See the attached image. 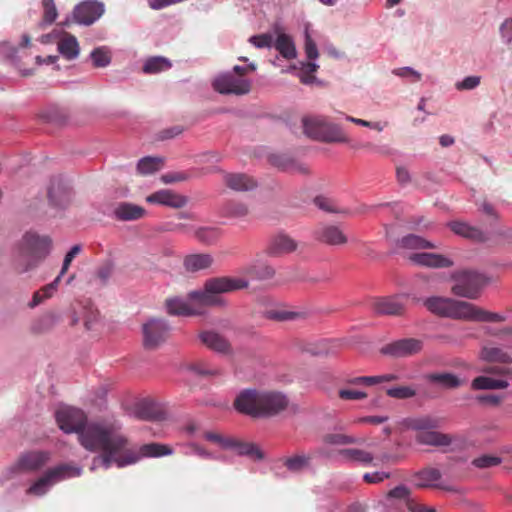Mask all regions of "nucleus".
Returning a JSON list of instances; mask_svg holds the SVG:
<instances>
[{
  "label": "nucleus",
  "instance_id": "nucleus-49",
  "mask_svg": "<svg viewBox=\"0 0 512 512\" xmlns=\"http://www.w3.org/2000/svg\"><path fill=\"white\" fill-rule=\"evenodd\" d=\"M90 58L95 67L104 68L111 63V55L109 50L102 46L93 49L90 53Z\"/></svg>",
  "mask_w": 512,
  "mask_h": 512
},
{
  "label": "nucleus",
  "instance_id": "nucleus-44",
  "mask_svg": "<svg viewBox=\"0 0 512 512\" xmlns=\"http://www.w3.org/2000/svg\"><path fill=\"white\" fill-rule=\"evenodd\" d=\"M481 358L487 362L511 363L512 357L499 347H484Z\"/></svg>",
  "mask_w": 512,
  "mask_h": 512
},
{
  "label": "nucleus",
  "instance_id": "nucleus-15",
  "mask_svg": "<svg viewBox=\"0 0 512 512\" xmlns=\"http://www.w3.org/2000/svg\"><path fill=\"white\" fill-rule=\"evenodd\" d=\"M128 442L126 443L125 447L120 450L117 453V457L124 458L126 455L130 452L134 453L138 458L135 463H137L141 458L143 457H162V456H169L173 454V449L169 447L168 445L161 444V443H148L144 444L140 447L139 452H135L131 449L127 448Z\"/></svg>",
  "mask_w": 512,
  "mask_h": 512
},
{
  "label": "nucleus",
  "instance_id": "nucleus-20",
  "mask_svg": "<svg viewBox=\"0 0 512 512\" xmlns=\"http://www.w3.org/2000/svg\"><path fill=\"white\" fill-rule=\"evenodd\" d=\"M409 259L414 264L431 268H448L453 265V261L441 254L435 253H413Z\"/></svg>",
  "mask_w": 512,
  "mask_h": 512
},
{
  "label": "nucleus",
  "instance_id": "nucleus-8",
  "mask_svg": "<svg viewBox=\"0 0 512 512\" xmlns=\"http://www.w3.org/2000/svg\"><path fill=\"white\" fill-rule=\"evenodd\" d=\"M451 279L453 281L452 293L470 300L478 299L488 283V279L483 273L469 269L453 272Z\"/></svg>",
  "mask_w": 512,
  "mask_h": 512
},
{
  "label": "nucleus",
  "instance_id": "nucleus-59",
  "mask_svg": "<svg viewBox=\"0 0 512 512\" xmlns=\"http://www.w3.org/2000/svg\"><path fill=\"white\" fill-rule=\"evenodd\" d=\"M480 82H481L480 76H476V75L466 76L461 81L456 82L455 88L459 91L473 90L480 85Z\"/></svg>",
  "mask_w": 512,
  "mask_h": 512
},
{
  "label": "nucleus",
  "instance_id": "nucleus-32",
  "mask_svg": "<svg viewBox=\"0 0 512 512\" xmlns=\"http://www.w3.org/2000/svg\"><path fill=\"white\" fill-rule=\"evenodd\" d=\"M269 161L273 166L283 171H293L301 174L308 173L307 167L296 162L292 157L286 154H272L269 156Z\"/></svg>",
  "mask_w": 512,
  "mask_h": 512
},
{
  "label": "nucleus",
  "instance_id": "nucleus-36",
  "mask_svg": "<svg viewBox=\"0 0 512 512\" xmlns=\"http://www.w3.org/2000/svg\"><path fill=\"white\" fill-rule=\"evenodd\" d=\"M57 49L67 60L76 59L80 51L77 38L70 34H64V36L58 41Z\"/></svg>",
  "mask_w": 512,
  "mask_h": 512
},
{
  "label": "nucleus",
  "instance_id": "nucleus-64",
  "mask_svg": "<svg viewBox=\"0 0 512 512\" xmlns=\"http://www.w3.org/2000/svg\"><path fill=\"white\" fill-rule=\"evenodd\" d=\"M389 477H390L389 472L375 471L372 473H365L363 475V480L370 484H377V483L383 482L384 480L388 479Z\"/></svg>",
  "mask_w": 512,
  "mask_h": 512
},
{
  "label": "nucleus",
  "instance_id": "nucleus-25",
  "mask_svg": "<svg viewBox=\"0 0 512 512\" xmlns=\"http://www.w3.org/2000/svg\"><path fill=\"white\" fill-rule=\"evenodd\" d=\"M224 182L228 188L237 192L252 191L257 187V182L244 173H227Z\"/></svg>",
  "mask_w": 512,
  "mask_h": 512
},
{
  "label": "nucleus",
  "instance_id": "nucleus-7",
  "mask_svg": "<svg viewBox=\"0 0 512 512\" xmlns=\"http://www.w3.org/2000/svg\"><path fill=\"white\" fill-rule=\"evenodd\" d=\"M81 466L72 463H62L48 469L28 489L27 494L42 497L57 483L82 475Z\"/></svg>",
  "mask_w": 512,
  "mask_h": 512
},
{
  "label": "nucleus",
  "instance_id": "nucleus-13",
  "mask_svg": "<svg viewBox=\"0 0 512 512\" xmlns=\"http://www.w3.org/2000/svg\"><path fill=\"white\" fill-rule=\"evenodd\" d=\"M71 197L69 182L62 176L53 177L48 188L50 205L56 209H65L69 205Z\"/></svg>",
  "mask_w": 512,
  "mask_h": 512
},
{
  "label": "nucleus",
  "instance_id": "nucleus-41",
  "mask_svg": "<svg viewBox=\"0 0 512 512\" xmlns=\"http://www.w3.org/2000/svg\"><path fill=\"white\" fill-rule=\"evenodd\" d=\"M310 460V457L305 454H295L281 461L288 472L299 474L310 466Z\"/></svg>",
  "mask_w": 512,
  "mask_h": 512
},
{
  "label": "nucleus",
  "instance_id": "nucleus-46",
  "mask_svg": "<svg viewBox=\"0 0 512 512\" xmlns=\"http://www.w3.org/2000/svg\"><path fill=\"white\" fill-rule=\"evenodd\" d=\"M195 237L202 243L211 245L214 244L220 237L221 231L217 227H199L194 232Z\"/></svg>",
  "mask_w": 512,
  "mask_h": 512
},
{
  "label": "nucleus",
  "instance_id": "nucleus-2",
  "mask_svg": "<svg viewBox=\"0 0 512 512\" xmlns=\"http://www.w3.org/2000/svg\"><path fill=\"white\" fill-rule=\"evenodd\" d=\"M249 282L242 278L214 277L205 281L203 289L188 293L187 298L175 297L166 301V309L170 315L190 316L198 314L192 304L203 306H224L226 302L219 294L247 288Z\"/></svg>",
  "mask_w": 512,
  "mask_h": 512
},
{
  "label": "nucleus",
  "instance_id": "nucleus-52",
  "mask_svg": "<svg viewBox=\"0 0 512 512\" xmlns=\"http://www.w3.org/2000/svg\"><path fill=\"white\" fill-rule=\"evenodd\" d=\"M386 394L391 398L405 400L416 396V390L410 386H396L388 388Z\"/></svg>",
  "mask_w": 512,
  "mask_h": 512
},
{
  "label": "nucleus",
  "instance_id": "nucleus-3",
  "mask_svg": "<svg viewBox=\"0 0 512 512\" xmlns=\"http://www.w3.org/2000/svg\"><path fill=\"white\" fill-rule=\"evenodd\" d=\"M287 396L274 390H241L233 403L236 411L252 418H271L284 411L288 406Z\"/></svg>",
  "mask_w": 512,
  "mask_h": 512
},
{
  "label": "nucleus",
  "instance_id": "nucleus-40",
  "mask_svg": "<svg viewBox=\"0 0 512 512\" xmlns=\"http://www.w3.org/2000/svg\"><path fill=\"white\" fill-rule=\"evenodd\" d=\"M397 245L404 249H433L435 244L416 234H407L397 241Z\"/></svg>",
  "mask_w": 512,
  "mask_h": 512
},
{
  "label": "nucleus",
  "instance_id": "nucleus-31",
  "mask_svg": "<svg viewBox=\"0 0 512 512\" xmlns=\"http://www.w3.org/2000/svg\"><path fill=\"white\" fill-rule=\"evenodd\" d=\"M337 456L343 462H356L364 466L370 465L374 459L370 452L356 448L339 449L337 451Z\"/></svg>",
  "mask_w": 512,
  "mask_h": 512
},
{
  "label": "nucleus",
  "instance_id": "nucleus-4",
  "mask_svg": "<svg viewBox=\"0 0 512 512\" xmlns=\"http://www.w3.org/2000/svg\"><path fill=\"white\" fill-rule=\"evenodd\" d=\"M52 239L47 235L26 232L12 252V267L19 274L36 269L50 254Z\"/></svg>",
  "mask_w": 512,
  "mask_h": 512
},
{
  "label": "nucleus",
  "instance_id": "nucleus-63",
  "mask_svg": "<svg viewBox=\"0 0 512 512\" xmlns=\"http://www.w3.org/2000/svg\"><path fill=\"white\" fill-rule=\"evenodd\" d=\"M114 270V264L111 260L106 261L97 270V277L103 284H106L110 279Z\"/></svg>",
  "mask_w": 512,
  "mask_h": 512
},
{
  "label": "nucleus",
  "instance_id": "nucleus-55",
  "mask_svg": "<svg viewBox=\"0 0 512 512\" xmlns=\"http://www.w3.org/2000/svg\"><path fill=\"white\" fill-rule=\"evenodd\" d=\"M204 438L209 442L215 443L216 445H218L220 448H222L224 450H229L231 447V444H232L231 437H226L222 434L212 432V431L205 432Z\"/></svg>",
  "mask_w": 512,
  "mask_h": 512
},
{
  "label": "nucleus",
  "instance_id": "nucleus-21",
  "mask_svg": "<svg viewBox=\"0 0 512 512\" xmlns=\"http://www.w3.org/2000/svg\"><path fill=\"white\" fill-rule=\"evenodd\" d=\"M423 377L428 383L445 390L456 389L464 383L463 379L451 372H431Z\"/></svg>",
  "mask_w": 512,
  "mask_h": 512
},
{
  "label": "nucleus",
  "instance_id": "nucleus-14",
  "mask_svg": "<svg viewBox=\"0 0 512 512\" xmlns=\"http://www.w3.org/2000/svg\"><path fill=\"white\" fill-rule=\"evenodd\" d=\"M146 201L151 204L179 209L187 205L188 198L170 189H161L148 195Z\"/></svg>",
  "mask_w": 512,
  "mask_h": 512
},
{
  "label": "nucleus",
  "instance_id": "nucleus-50",
  "mask_svg": "<svg viewBox=\"0 0 512 512\" xmlns=\"http://www.w3.org/2000/svg\"><path fill=\"white\" fill-rule=\"evenodd\" d=\"M43 18L41 26L51 25L58 17V11L54 0H42Z\"/></svg>",
  "mask_w": 512,
  "mask_h": 512
},
{
  "label": "nucleus",
  "instance_id": "nucleus-24",
  "mask_svg": "<svg viewBox=\"0 0 512 512\" xmlns=\"http://www.w3.org/2000/svg\"><path fill=\"white\" fill-rule=\"evenodd\" d=\"M402 425L409 430L416 431L421 434L427 430L438 429L440 427V419L431 415H421L416 417H407L403 419Z\"/></svg>",
  "mask_w": 512,
  "mask_h": 512
},
{
  "label": "nucleus",
  "instance_id": "nucleus-37",
  "mask_svg": "<svg viewBox=\"0 0 512 512\" xmlns=\"http://www.w3.org/2000/svg\"><path fill=\"white\" fill-rule=\"evenodd\" d=\"M451 302L452 298L432 296L426 298L423 303L431 313L449 318Z\"/></svg>",
  "mask_w": 512,
  "mask_h": 512
},
{
  "label": "nucleus",
  "instance_id": "nucleus-53",
  "mask_svg": "<svg viewBox=\"0 0 512 512\" xmlns=\"http://www.w3.org/2000/svg\"><path fill=\"white\" fill-rule=\"evenodd\" d=\"M249 209L246 204L241 202L231 201L225 206V213L229 217L243 218L248 215Z\"/></svg>",
  "mask_w": 512,
  "mask_h": 512
},
{
  "label": "nucleus",
  "instance_id": "nucleus-27",
  "mask_svg": "<svg viewBox=\"0 0 512 512\" xmlns=\"http://www.w3.org/2000/svg\"><path fill=\"white\" fill-rule=\"evenodd\" d=\"M447 226L458 236L479 242L485 240L484 232L480 228L472 226L467 222L450 221Z\"/></svg>",
  "mask_w": 512,
  "mask_h": 512
},
{
  "label": "nucleus",
  "instance_id": "nucleus-51",
  "mask_svg": "<svg viewBox=\"0 0 512 512\" xmlns=\"http://www.w3.org/2000/svg\"><path fill=\"white\" fill-rule=\"evenodd\" d=\"M0 56L14 65H17L20 62L18 48L12 45L9 41L0 42Z\"/></svg>",
  "mask_w": 512,
  "mask_h": 512
},
{
  "label": "nucleus",
  "instance_id": "nucleus-48",
  "mask_svg": "<svg viewBox=\"0 0 512 512\" xmlns=\"http://www.w3.org/2000/svg\"><path fill=\"white\" fill-rule=\"evenodd\" d=\"M187 370L198 376H215L219 374V370L216 367L209 365L203 360L188 364Z\"/></svg>",
  "mask_w": 512,
  "mask_h": 512
},
{
  "label": "nucleus",
  "instance_id": "nucleus-11",
  "mask_svg": "<svg viewBox=\"0 0 512 512\" xmlns=\"http://www.w3.org/2000/svg\"><path fill=\"white\" fill-rule=\"evenodd\" d=\"M170 329V325L164 319H149L142 326L144 347L146 349H156L166 340Z\"/></svg>",
  "mask_w": 512,
  "mask_h": 512
},
{
  "label": "nucleus",
  "instance_id": "nucleus-28",
  "mask_svg": "<svg viewBox=\"0 0 512 512\" xmlns=\"http://www.w3.org/2000/svg\"><path fill=\"white\" fill-rule=\"evenodd\" d=\"M214 263V258L208 253H195L184 258L183 265L186 271L195 273L208 269Z\"/></svg>",
  "mask_w": 512,
  "mask_h": 512
},
{
  "label": "nucleus",
  "instance_id": "nucleus-10",
  "mask_svg": "<svg viewBox=\"0 0 512 512\" xmlns=\"http://www.w3.org/2000/svg\"><path fill=\"white\" fill-rule=\"evenodd\" d=\"M105 13V4L101 0H83L72 12L73 20L78 25L90 26Z\"/></svg>",
  "mask_w": 512,
  "mask_h": 512
},
{
  "label": "nucleus",
  "instance_id": "nucleus-34",
  "mask_svg": "<svg viewBox=\"0 0 512 512\" xmlns=\"http://www.w3.org/2000/svg\"><path fill=\"white\" fill-rule=\"evenodd\" d=\"M49 460V453L43 451L24 454L18 462L20 468L25 470H38Z\"/></svg>",
  "mask_w": 512,
  "mask_h": 512
},
{
  "label": "nucleus",
  "instance_id": "nucleus-42",
  "mask_svg": "<svg viewBox=\"0 0 512 512\" xmlns=\"http://www.w3.org/2000/svg\"><path fill=\"white\" fill-rule=\"evenodd\" d=\"M471 386L474 390L505 389L509 382L504 379H494L489 376H478L472 380Z\"/></svg>",
  "mask_w": 512,
  "mask_h": 512
},
{
  "label": "nucleus",
  "instance_id": "nucleus-60",
  "mask_svg": "<svg viewBox=\"0 0 512 512\" xmlns=\"http://www.w3.org/2000/svg\"><path fill=\"white\" fill-rule=\"evenodd\" d=\"M272 36L270 34L253 35L249 38V42L258 49L271 48Z\"/></svg>",
  "mask_w": 512,
  "mask_h": 512
},
{
  "label": "nucleus",
  "instance_id": "nucleus-47",
  "mask_svg": "<svg viewBox=\"0 0 512 512\" xmlns=\"http://www.w3.org/2000/svg\"><path fill=\"white\" fill-rule=\"evenodd\" d=\"M264 317L269 320L284 322L303 318L304 314L301 312L287 310H267L264 312Z\"/></svg>",
  "mask_w": 512,
  "mask_h": 512
},
{
  "label": "nucleus",
  "instance_id": "nucleus-5",
  "mask_svg": "<svg viewBox=\"0 0 512 512\" xmlns=\"http://www.w3.org/2000/svg\"><path fill=\"white\" fill-rule=\"evenodd\" d=\"M302 127L304 134L315 141L341 144H347L350 141L344 129L324 115L303 117Z\"/></svg>",
  "mask_w": 512,
  "mask_h": 512
},
{
  "label": "nucleus",
  "instance_id": "nucleus-6",
  "mask_svg": "<svg viewBox=\"0 0 512 512\" xmlns=\"http://www.w3.org/2000/svg\"><path fill=\"white\" fill-rule=\"evenodd\" d=\"M378 510L384 512H436L435 508L418 503L410 489L401 484L391 489L379 502Z\"/></svg>",
  "mask_w": 512,
  "mask_h": 512
},
{
  "label": "nucleus",
  "instance_id": "nucleus-56",
  "mask_svg": "<svg viewBox=\"0 0 512 512\" xmlns=\"http://www.w3.org/2000/svg\"><path fill=\"white\" fill-rule=\"evenodd\" d=\"M501 463H502V458L499 456H493V455H482L480 457L475 458L472 461V464L479 469H486V468L494 467Z\"/></svg>",
  "mask_w": 512,
  "mask_h": 512
},
{
  "label": "nucleus",
  "instance_id": "nucleus-12",
  "mask_svg": "<svg viewBox=\"0 0 512 512\" xmlns=\"http://www.w3.org/2000/svg\"><path fill=\"white\" fill-rule=\"evenodd\" d=\"M423 349V341L417 338H403L386 344L380 349L381 354L393 358H404L418 354Z\"/></svg>",
  "mask_w": 512,
  "mask_h": 512
},
{
  "label": "nucleus",
  "instance_id": "nucleus-38",
  "mask_svg": "<svg viewBox=\"0 0 512 512\" xmlns=\"http://www.w3.org/2000/svg\"><path fill=\"white\" fill-rule=\"evenodd\" d=\"M200 339L207 347L216 352L227 353L230 350L227 340L216 332H203L200 334Z\"/></svg>",
  "mask_w": 512,
  "mask_h": 512
},
{
  "label": "nucleus",
  "instance_id": "nucleus-19",
  "mask_svg": "<svg viewBox=\"0 0 512 512\" xmlns=\"http://www.w3.org/2000/svg\"><path fill=\"white\" fill-rule=\"evenodd\" d=\"M372 309L378 315L399 316L403 314L405 307L399 296H393L375 300Z\"/></svg>",
  "mask_w": 512,
  "mask_h": 512
},
{
  "label": "nucleus",
  "instance_id": "nucleus-22",
  "mask_svg": "<svg viewBox=\"0 0 512 512\" xmlns=\"http://www.w3.org/2000/svg\"><path fill=\"white\" fill-rule=\"evenodd\" d=\"M273 31L277 34V38L274 43L275 49L285 58L294 59L297 56L295 44L292 38L283 32V27L280 23L273 25Z\"/></svg>",
  "mask_w": 512,
  "mask_h": 512
},
{
  "label": "nucleus",
  "instance_id": "nucleus-35",
  "mask_svg": "<svg viewBox=\"0 0 512 512\" xmlns=\"http://www.w3.org/2000/svg\"><path fill=\"white\" fill-rule=\"evenodd\" d=\"M442 474L437 468H425L416 472L413 476L414 484L418 488H427L437 486L436 482L439 481Z\"/></svg>",
  "mask_w": 512,
  "mask_h": 512
},
{
  "label": "nucleus",
  "instance_id": "nucleus-58",
  "mask_svg": "<svg viewBox=\"0 0 512 512\" xmlns=\"http://www.w3.org/2000/svg\"><path fill=\"white\" fill-rule=\"evenodd\" d=\"M191 178V175L188 172L184 171H175V172H168L163 175H161V182L164 184H173L177 182H184Z\"/></svg>",
  "mask_w": 512,
  "mask_h": 512
},
{
  "label": "nucleus",
  "instance_id": "nucleus-26",
  "mask_svg": "<svg viewBox=\"0 0 512 512\" xmlns=\"http://www.w3.org/2000/svg\"><path fill=\"white\" fill-rule=\"evenodd\" d=\"M415 440L419 444L435 447H445L452 444V437L450 435L438 432L436 429L416 434Z\"/></svg>",
  "mask_w": 512,
  "mask_h": 512
},
{
  "label": "nucleus",
  "instance_id": "nucleus-30",
  "mask_svg": "<svg viewBox=\"0 0 512 512\" xmlns=\"http://www.w3.org/2000/svg\"><path fill=\"white\" fill-rule=\"evenodd\" d=\"M146 211L143 207L129 203H119L114 209V216L121 221H133L142 218Z\"/></svg>",
  "mask_w": 512,
  "mask_h": 512
},
{
  "label": "nucleus",
  "instance_id": "nucleus-33",
  "mask_svg": "<svg viewBox=\"0 0 512 512\" xmlns=\"http://www.w3.org/2000/svg\"><path fill=\"white\" fill-rule=\"evenodd\" d=\"M243 273L257 280H269L274 277L275 269L261 260H255L243 268Z\"/></svg>",
  "mask_w": 512,
  "mask_h": 512
},
{
  "label": "nucleus",
  "instance_id": "nucleus-43",
  "mask_svg": "<svg viewBox=\"0 0 512 512\" xmlns=\"http://www.w3.org/2000/svg\"><path fill=\"white\" fill-rule=\"evenodd\" d=\"M163 159L160 157L145 156L137 163V172L140 175H151L160 170Z\"/></svg>",
  "mask_w": 512,
  "mask_h": 512
},
{
  "label": "nucleus",
  "instance_id": "nucleus-57",
  "mask_svg": "<svg viewBox=\"0 0 512 512\" xmlns=\"http://www.w3.org/2000/svg\"><path fill=\"white\" fill-rule=\"evenodd\" d=\"M395 76L406 79L411 82H418L421 80V73L412 67H400L392 71Z\"/></svg>",
  "mask_w": 512,
  "mask_h": 512
},
{
  "label": "nucleus",
  "instance_id": "nucleus-1",
  "mask_svg": "<svg viewBox=\"0 0 512 512\" xmlns=\"http://www.w3.org/2000/svg\"><path fill=\"white\" fill-rule=\"evenodd\" d=\"M59 428L66 434L76 433L83 448L90 452H101L93 458L90 470L98 467L109 469L113 464L122 468L135 464L137 456L130 452L126 457H117L127 438L121 433V424L113 422L87 423V416L81 409L62 405L55 411Z\"/></svg>",
  "mask_w": 512,
  "mask_h": 512
},
{
  "label": "nucleus",
  "instance_id": "nucleus-29",
  "mask_svg": "<svg viewBox=\"0 0 512 512\" xmlns=\"http://www.w3.org/2000/svg\"><path fill=\"white\" fill-rule=\"evenodd\" d=\"M229 450L236 451L237 455L248 457L254 461H261L265 458L264 452L258 445L252 442H244L232 438V444Z\"/></svg>",
  "mask_w": 512,
  "mask_h": 512
},
{
  "label": "nucleus",
  "instance_id": "nucleus-62",
  "mask_svg": "<svg viewBox=\"0 0 512 512\" xmlns=\"http://www.w3.org/2000/svg\"><path fill=\"white\" fill-rule=\"evenodd\" d=\"M81 250H82V247L79 244H76L70 248V250L66 253V255L64 257L62 268H61V275L66 274L71 262L81 252Z\"/></svg>",
  "mask_w": 512,
  "mask_h": 512
},
{
  "label": "nucleus",
  "instance_id": "nucleus-18",
  "mask_svg": "<svg viewBox=\"0 0 512 512\" xmlns=\"http://www.w3.org/2000/svg\"><path fill=\"white\" fill-rule=\"evenodd\" d=\"M480 307L452 298L449 318L478 322Z\"/></svg>",
  "mask_w": 512,
  "mask_h": 512
},
{
  "label": "nucleus",
  "instance_id": "nucleus-45",
  "mask_svg": "<svg viewBox=\"0 0 512 512\" xmlns=\"http://www.w3.org/2000/svg\"><path fill=\"white\" fill-rule=\"evenodd\" d=\"M326 445L343 446L348 444H362L363 440L341 433H326L322 437Z\"/></svg>",
  "mask_w": 512,
  "mask_h": 512
},
{
  "label": "nucleus",
  "instance_id": "nucleus-39",
  "mask_svg": "<svg viewBox=\"0 0 512 512\" xmlns=\"http://www.w3.org/2000/svg\"><path fill=\"white\" fill-rule=\"evenodd\" d=\"M172 67L171 61L164 56H152L145 60L142 71L145 74H158L169 70Z\"/></svg>",
  "mask_w": 512,
  "mask_h": 512
},
{
  "label": "nucleus",
  "instance_id": "nucleus-9",
  "mask_svg": "<svg viewBox=\"0 0 512 512\" xmlns=\"http://www.w3.org/2000/svg\"><path fill=\"white\" fill-rule=\"evenodd\" d=\"M213 89L223 95H245L251 90V81L227 71L218 74L212 81Z\"/></svg>",
  "mask_w": 512,
  "mask_h": 512
},
{
  "label": "nucleus",
  "instance_id": "nucleus-54",
  "mask_svg": "<svg viewBox=\"0 0 512 512\" xmlns=\"http://www.w3.org/2000/svg\"><path fill=\"white\" fill-rule=\"evenodd\" d=\"M304 50L308 60H317L319 56L318 48L310 35L308 27L304 31Z\"/></svg>",
  "mask_w": 512,
  "mask_h": 512
},
{
  "label": "nucleus",
  "instance_id": "nucleus-61",
  "mask_svg": "<svg viewBox=\"0 0 512 512\" xmlns=\"http://www.w3.org/2000/svg\"><path fill=\"white\" fill-rule=\"evenodd\" d=\"M506 319L507 316L504 314L489 312L480 308L478 322H504Z\"/></svg>",
  "mask_w": 512,
  "mask_h": 512
},
{
  "label": "nucleus",
  "instance_id": "nucleus-23",
  "mask_svg": "<svg viewBox=\"0 0 512 512\" xmlns=\"http://www.w3.org/2000/svg\"><path fill=\"white\" fill-rule=\"evenodd\" d=\"M136 418L148 421H163L166 413L153 401L142 400L136 404L134 409Z\"/></svg>",
  "mask_w": 512,
  "mask_h": 512
},
{
  "label": "nucleus",
  "instance_id": "nucleus-16",
  "mask_svg": "<svg viewBox=\"0 0 512 512\" xmlns=\"http://www.w3.org/2000/svg\"><path fill=\"white\" fill-rule=\"evenodd\" d=\"M315 238L324 244L330 246L345 245L348 238L338 225L323 224L315 231Z\"/></svg>",
  "mask_w": 512,
  "mask_h": 512
},
{
  "label": "nucleus",
  "instance_id": "nucleus-17",
  "mask_svg": "<svg viewBox=\"0 0 512 512\" xmlns=\"http://www.w3.org/2000/svg\"><path fill=\"white\" fill-rule=\"evenodd\" d=\"M298 247L297 242L289 235L281 232L270 239L266 253L269 256L277 257L295 251Z\"/></svg>",
  "mask_w": 512,
  "mask_h": 512
}]
</instances>
